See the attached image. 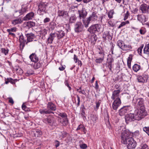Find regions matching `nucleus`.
<instances>
[{"label":"nucleus","instance_id":"obj_57","mask_svg":"<svg viewBox=\"0 0 149 149\" xmlns=\"http://www.w3.org/2000/svg\"><path fill=\"white\" fill-rule=\"evenodd\" d=\"M65 85L68 88L69 90L70 91L71 89V88L69 86L68 83V81H65Z\"/></svg>","mask_w":149,"mask_h":149},{"label":"nucleus","instance_id":"obj_11","mask_svg":"<svg viewBox=\"0 0 149 149\" xmlns=\"http://www.w3.org/2000/svg\"><path fill=\"white\" fill-rule=\"evenodd\" d=\"M84 25L81 22H77L74 25V29L75 32L78 33L83 31Z\"/></svg>","mask_w":149,"mask_h":149},{"label":"nucleus","instance_id":"obj_50","mask_svg":"<svg viewBox=\"0 0 149 149\" xmlns=\"http://www.w3.org/2000/svg\"><path fill=\"white\" fill-rule=\"evenodd\" d=\"M40 32L41 34L45 36L47 34V31L45 29H43Z\"/></svg>","mask_w":149,"mask_h":149},{"label":"nucleus","instance_id":"obj_63","mask_svg":"<svg viewBox=\"0 0 149 149\" xmlns=\"http://www.w3.org/2000/svg\"><path fill=\"white\" fill-rule=\"evenodd\" d=\"M77 91L79 93H82V94H84V95H85L86 94V93L84 90H82L81 91L79 90V89H77Z\"/></svg>","mask_w":149,"mask_h":149},{"label":"nucleus","instance_id":"obj_31","mask_svg":"<svg viewBox=\"0 0 149 149\" xmlns=\"http://www.w3.org/2000/svg\"><path fill=\"white\" fill-rule=\"evenodd\" d=\"M56 35L58 39H61L65 36V33L63 31H58V33H57Z\"/></svg>","mask_w":149,"mask_h":149},{"label":"nucleus","instance_id":"obj_6","mask_svg":"<svg viewBox=\"0 0 149 149\" xmlns=\"http://www.w3.org/2000/svg\"><path fill=\"white\" fill-rule=\"evenodd\" d=\"M97 14V13L96 12H93L89 17L86 18V21L84 22L85 23L86 28L88 27L90 22L95 21L97 20L98 18Z\"/></svg>","mask_w":149,"mask_h":149},{"label":"nucleus","instance_id":"obj_40","mask_svg":"<svg viewBox=\"0 0 149 149\" xmlns=\"http://www.w3.org/2000/svg\"><path fill=\"white\" fill-rule=\"evenodd\" d=\"M62 124V125L63 126H65L68 124V120L67 118L65 119H63V121L61 122Z\"/></svg>","mask_w":149,"mask_h":149},{"label":"nucleus","instance_id":"obj_42","mask_svg":"<svg viewBox=\"0 0 149 149\" xmlns=\"http://www.w3.org/2000/svg\"><path fill=\"white\" fill-rule=\"evenodd\" d=\"M35 25V22L32 21H30L27 23V26L30 27L34 26Z\"/></svg>","mask_w":149,"mask_h":149},{"label":"nucleus","instance_id":"obj_19","mask_svg":"<svg viewBox=\"0 0 149 149\" xmlns=\"http://www.w3.org/2000/svg\"><path fill=\"white\" fill-rule=\"evenodd\" d=\"M29 58L31 61L34 63L38 62V58L35 53H33L31 54Z\"/></svg>","mask_w":149,"mask_h":149},{"label":"nucleus","instance_id":"obj_37","mask_svg":"<svg viewBox=\"0 0 149 149\" xmlns=\"http://www.w3.org/2000/svg\"><path fill=\"white\" fill-rule=\"evenodd\" d=\"M15 81H16V80H14L12 78H9L5 80V83L6 84H8L9 82H10L12 84H14Z\"/></svg>","mask_w":149,"mask_h":149},{"label":"nucleus","instance_id":"obj_13","mask_svg":"<svg viewBox=\"0 0 149 149\" xmlns=\"http://www.w3.org/2000/svg\"><path fill=\"white\" fill-rule=\"evenodd\" d=\"M27 9L28 8L27 7H25L24 8L22 7L21 10L15 11L14 15L15 16H19L25 13L27 11Z\"/></svg>","mask_w":149,"mask_h":149},{"label":"nucleus","instance_id":"obj_24","mask_svg":"<svg viewBox=\"0 0 149 149\" xmlns=\"http://www.w3.org/2000/svg\"><path fill=\"white\" fill-rule=\"evenodd\" d=\"M58 16L62 17H65L68 15V13L67 11L65 10H59L58 12Z\"/></svg>","mask_w":149,"mask_h":149},{"label":"nucleus","instance_id":"obj_16","mask_svg":"<svg viewBox=\"0 0 149 149\" xmlns=\"http://www.w3.org/2000/svg\"><path fill=\"white\" fill-rule=\"evenodd\" d=\"M47 108L51 112L56 110V105L51 102H49L47 104Z\"/></svg>","mask_w":149,"mask_h":149},{"label":"nucleus","instance_id":"obj_33","mask_svg":"<svg viewBox=\"0 0 149 149\" xmlns=\"http://www.w3.org/2000/svg\"><path fill=\"white\" fill-rule=\"evenodd\" d=\"M99 21L102 24L105 23L106 21V19L105 18V15H102L99 17Z\"/></svg>","mask_w":149,"mask_h":149},{"label":"nucleus","instance_id":"obj_22","mask_svg":"<svg viewBox=\"0 0 149 149\" xmlns=\"http://www.w3.org/2000/svg\"><path fill=\"white\" fill-rule=\"evenodd\" d=\"M39 112L42 115L54 113L53 112H51L47 108V109H41L39 110Z\"/></svg>","mask_w":149,"mask_h":149},{"label":"nucleus","instance_id":"obj_21","mask_svg":"<svg viewBox=\"0 0 149 149\" xmlns=\"http://www.w3.org/2000/svg\"><path fill=\"white\" fill-rule=\"evenodd\" d=\"M55 33H51L47 39L48 43L52 44L54 38L56 37Z\"/></svg>","mask_w":149,"mask_h":149},{"label":"nucleus","instance_id":"obj_12","mask_svg":"<svg viewBox=\"0 0 149 149\" xmlns=\"http://www.w3.org/2000/svg\"><path fill=\"white\" fill-rule=\"evenodd\" d=\"M149 6L145 3L141 4L139 7V10L141 11L142 13H148Z\"/></svg>","mask_w":149,"mask_h":149},{"label":"nucleus","instance_id":"obj_46","mask_svg":"<svg viewBox=\"0 0 149 149\" xmlns=\"http://www.w3.org/2000/svg\"><path fill=\"white\" fill-rule=\"evenodd\" d=\"M104 58L101 57L100 58H97L95 60V62L97 63H101L103 61Z\"/></svg>","mask_w":149,"mask_h":149},{"label":"nucleus","instance_id":"obj_49","mask_svg":"<svg viewBox=\"0 0 149 149\" xmlns=\"http://www.w3.org/2000/svg\"><path fill=\"white\" fill-rule=\"evenodd\" d=\"M143 130L149 136V127H143Z\"/></svg>","mask_w":149,"mask_h":149},{"label":"nucleus","instance_id":"obj_10","mask_svg":"<svg viewBox=\"0 0 149 149\" xmlns=\"http://www.w3.org/2000/svg\"><path fill=\"white\" fill-rule=\"evenodd\" d=\"M42 121L45 123L50 125H52L55 123L54 118L51 116H48L46 118L43 119Z\"/></svg>","mask_w":149,"mask_h":149},{"label":"nucleus","instance_id":"obj_45","mask_svg":"<svg viewBox=\"0 0 149 149\" xmlns=\"http://www.w3.org/2000/svg\"><path fill=\"white\" fill-rule=\"evenodd\" d=\"M58 115L61 117L62 118H63V119L67 118V116L66 114L65 113H60L58 114Z\"/></svg>","mask_w":149,"mask_h":149},{"label":"nucleus","instance_id":"obj_35","mask_svg":"<svg viewBox=\"0 0 149 149\" xmlns=\"http://www.w3.org/2000/svg\"><path fill=\"white\" fill-rule=\"evenodd\" d=\"M131 48V47L130 45H125L124 44L123 47H122V49L124 51H127L130 50Z\"/></svg>","mask_w":149,"mask_h":149},{"label":"nucleus","instance_id":"obj_62","mask_svg":"<svg viewBox=\"0 0 149 149\" xmlns=\"http://www.w3.org/2000/svg\"><path fill=\"white\" fill-rule=\"evenodd\" d=\"M50 21V19L48 17H46L44 19L43 21V22L44 23H46L49 22Z\"/></svg>","mask_w":149,"mask_h":149},{"label":"nucleus","instance_id":"obj_30","mask_svg":"<svg viewBox=\"0 0 149 149\" xmlns=\"http://www.w3.org/2000/svg\"><path fill=\"white\" fill-rule=\"evenodd\" d=\"M77 131H78L79 130H80L81 131H83L84 134H85L86 133V130L85 128L84 127V125H80L76 129Z\"/></svg>","mask_w":149,"mask_h":149},{"label":"nucleus","instance_id":"obj_47","mask_svg":"<svg viewBox=\"0 0 149 149\" xmlns=\"http://www.w3.org/2000/svg\"><path fill=\"white\" fill-rule=\"evenodd\" d=\"M1 51L5 55H6L8 53V49H5V48H2Z\"/></svg>","mask_w":149,"mask_h":149},{"label":"nucleus","instance_id":"obj_27","mask_svg":"<svg viewBox=\"0 0 149 149\" xmlns=\"http://www.w3.org/2000/svg\"><path fill=\"white\" fill-rule=\"evenodd\" d=\"M42 64V63L39 61L38 62H34V64H33L32 65L35 69H37L41 67Z\"/></svg>","mask_w":149,"mask_h":149},{"label":"nucleus","instance_id":"obj_5","mask_svg":"<svg viewBox=\"0 0 149 149\" xmlns=\"http://www.w3.org/2000/svg\"><path fill=\"white\" fill-rule=\"evenodd\" d=\"M102 29V26L99 24H95L91 25L88 29V31L90 33H95L100 32Z\"/></svg>","mask_w":149,"mask_h":149},{"label":"nucleus","instance_id":"obj_9","mask_svg":"<svg viewBox=\"0 0 149 149\" xmlns=\"http://www.w3.org/2000/svg\"><path fill=\"white\" fill-rule=\"evenodd\" d=\"M47 3L46 2H41L38 5V11L40 13H46L47 12Z\"/></svg>","mask_w":149,"mask_h":149},{"label":"nucleus","instance_id":"obj_34","mask_svg":"<svg viewBox=\"0 0 149 149\" xmlns=\"http://www.w3.org/2000/svg\"><path fill=\"white\" fill-rule=\"evenodd\" d=\"M141 66L140 65L136 64L134 65L132 67V70L135 72H137L140 69Z\"/></svg>","mask_w":149,"mask_h":149},{"label":"nucleus","instance_id":"obj_56","mask_svg":"<svg viewBox=\"0 0 149 149\" xmlns=\"http://www.w3.org/2000/svg\"><path fill=\"white\" fill-rule=\"evenodd\" d=\"M80 147L82 149H85L87 148V146L86 144H83L80 145Z\"/></svg>","mask_w":149,"mask_h":149},{"label":"nucleus","instance_id":"obj_25","mask_svg":"<svg viewBox=\"0 0 149 149\" xmlns=\"http://www.w3.org/2000/svg\"><path fill=\"white\" fill-rule=\"evenodd\" d=\"M33 132L35 137H40L42 135V133L40 130L35 129L34 130Z\"/></svg>","mask_w":149,"mask_h":149},{"label":"nucleus","instance_id":"obj_58","mask_svg":"<svg viewBox=\"0 0 149 149\" xmlns=\"http://www.w3.org/2000/svg\"><path fill=\"white\" fill-rule=\"evenodd\" d=\"M77 98L78 102L77 104V107H79L80 105V98L78 95H77Z\"/></svg>","mask_w":149,"mask_h":149},{"label":"nucleus","instance_id":"obj_1","mask_svg":"<svg viewBox=\"0 0 149 149\" xmlns=\"http://www.w3.org/2000/svg\"><path fill=\"white\" fill-rule=\"evenodd\" d=\"M121 137L122 142L126 144L128 149H132L135 148L136 143L132 138L131 133L125 130L121 133Z\"/></svg>","mask_w":149,"mask_h":149},{"label":"nucleus","instance_id":"obj_51","mask_svg":"<svg viewBox=\"0 0 149 149\" xmlns=\"http://www.w3.org/2000/svg\"><path fill=\"white\" fill-rule=\"evenodd\" d=\"M91 120L95 123L96 122L97 117L96 116L93 115L91 117Z\"/></svg>","mask_w":149,"mask_h":149},{"label":"nucleus","instance_id":"obj_29","mask_svg":"<svg viewBox=\"0 0 149 149\" xmlns=\"http://www.w3.org/2000/svg\"><path fill=\"white\" fill-rule=\"evenodd\" d=\"M68 133L65 131H63L59 132L58 135H59V138L61 139L65 138L67 136L68 134Z\"/></svg>","mask_w":149,"mask_h":149},{"label":"nucleus","instance_id":"obj_23","mask_svg":"<svg viewBox=\"0 0 149 149\" xmlns=\"http://www.w3.org/2000/svg\"><path fill=\"white\" fill-rule=\"evenodd\" d=\"M102 37L104 39H106L107 37L109 39H112V37L110 34V31H107L104 32L103 34Z\"/></svg>","mask_w":149,"mask_h":149},{"label":"nucleus","instance_id":"obj_18","mask_svg":"<svg viewBox=\"0 0 149 149\" xmlns=\"http://www.w3.org/2000/svg\"><path fill=\"white\" fill-rule=\"evenodd\" d=\"M137 19L142 23H144L147 20L146 16L143 14L138 15H137Z\"/></svg>","mask_w":149,"mask_h":149},{"label":"nucleus","instance_id":"obj_7","mask_svg":"<svg viewBox=\"0 0 149 149\" xmlns=\"http://www.w3.org/2000/svg\"><path fill=\"white\" fill-rule=\"evenodd\" d=\"M78 13L79 14V16L78 17V18L82 20L84 25L86 27V25L84 22V21L85 22L86 21V18L87 15V12L83 8L81 10H78Z\"/></svg>","mask_w":149,"mask_h":149},{"label":"nucleus","instance_id":"obj_64","mask_svg":"<svg viewBox=\"0 0 149 149\" xmlns=\"http://www.w3.org/2000/svg\"><path fill=\"white\" fill-rule=\"evenodd\" d=\"M138 11V10L137 8H135L134 9L132 10V12L134 14H136Z\"/></svg>","mask_w":149,"mask_h":149},{"label":"nucleus","instance_id":"obj_54","mask_svg":"<svg viewBox=\"0 0 149 149\" xmlns=\"http://www.w3.org/2000/svg\"><path fill=\"white\" fill-rule=\"evenodd\" d=\"M22 108L23 110L25 111H27V108L26 105H25L24 103H23L22 106Z\"/></svg>","mask_w":149,"mask_h":149},{"label":"nucleus","instance_id":"obj_41","mask_svg":"<svg viewBox=\"0 0 149 149\" xmlns=\"http://www.w3.org/2000/svg\"><path fill=\"white\" fill-rule=\"evenodd\" d=\"M124 44L123 42L121 40H119L117 42L118 46L121 49H122V47H123Z\"/></svg>","mask_w":149,"mask_h":149},{"label":"nucleus","instance_id":"obj_61","mask_svg":"<svg viewBox=\"0 0 149 149\" xmlns=\"http://www.w3.org/2000/svg\"><path fill=\"white\" fill-rule=\"evenodd\" d=\"M132 135V136L133 135L134 136H139V131H136L134 132V133L133 134H131Z\"/></svg>","mask_w":149,"mask_h":149},{"label":"nucleus","instance_id":"obj_2","mask_svg":"<svg viewBox=\"0 0 149 149\" xmlns=\"http://www.w3.org/2000/svg\"><path fill=\"white\" fill-rule=\"evenodd\" d=\"M133 104H134L135 107L138 109L136 110L146 116L147 115V113L146 111L144 106V100L141 97H134L132 101Z\"/></svg>","mask_w":149,"mask_h":149},{"label":"nucleus","instance_id":"obj_28","mask_svg":"<svg viewBox=\"0 0 149 149\" xmlns=\"http://www.w3.org/2000/svg\"><path fill=\"white\" fill-rule=\"evenodd\" d=\"M19 40L20 42V45H22L23 47H24V46L25 43H26V40L24 39V36L22 35H20L19 36Z\"/></svg>","mask_w":149,"mask_h":149},{"label":"nucleus","instance_id":"obj_44","mask_svg":"<svg viewBox=\"0 0 149 149\" xmlns=\"http://www.w3.org/2000/svg\"><path fill=\"white\" fill-rule=\"evenodd\" d=\"M101 103V101L100 100H98V101L96 102V106L94 108L95 110H97L98 109Z\"/></svg>","mask_w":149,"mask_h":149},{"label":"nucleus","instance_id":"obj_38","mask_svg":"<svg viewBox=\"0 0 149 149\" xmlns=\"http://www.w3.org/2000/svg\"><path fill=\"white\" fill-rule=\"evenodd\" d=\"M77 19V17L75 15L71 16L69 19V22L70 23H72L75 22Z\"/></svg>","mask_w":149,"mask_h":149},{"label":"nucleus","instance_id":"obj_60","mask_svg":"<svg viewBox=\"0 0 149 149\" xmlns=\"http://www.w3.org/2000/svg\"><path fill=\"white\" fill-rule=\"evenodd\" d=\"M129 15V12L128 11H127L126 13L125 14V17L123 19L124 20H125L127 18Z\"/></svg>","mask_w":149,"mask_h":149},{"label":"nucleus","instance_id":"obj_15","mask_svg":"<svg viewBox=\"0 0 149 149\" xmlns=\"http://www.w3.org/2000/svg\"><path fill=\"white\" fill-rule=\"evenodd\" d=\"M25 35L27 38V41L26 42V44H27L28 42L32 41L33 39L35 38V36L32 33L26 34Z\"/></svg>","mask_w":149,"mask_h":149},{"label":"nucleus","instance_id":"obj_20","mask_svg":"<svg viewBox=\"0 0 149 149\" xmlns=\"http://www.w3.org/2000/svg\"><path fill=\"white\" fill-rule=\"evenodd\" d=\"M137 79L138 81L140 83H144L147 81V78L143 76H138Z\"/></svg>","mask_w":149,"mask_h":149},{"label":"nucleus","instance_id":"obj_53","mask_svg":"<svg viewBox=\"0 0 149 149\" xmlns=\"http://www.w3.org/2000/svg\"><path fill=\"white\" fill-rule=\"evenodd\" d=\"M54 143L55 146L56 148H57L60 145V142L57 140H56L54 141Z\"/></svg>","mask_w":149,"mask_h":149},{"label":"nucleus","instance_id":"obj_48","mask_svg":"<svg viewBox=\"0 0 149 149\" xmlns=\"http://www.w3.org/2000/svg\"><path fill=\"white\" fill-rule=\"evenodd\" d=\"M16 31V28L15 27L11 28L10 29H7V32H15Z\"/></svg>","mask_w":149,"mask_h":149},{"label":"nucleus","instance_id":"obj_4","mask_svg":"<svg viewBox=\"0 0 149 149\" xmlns=\"http://www.w3.org/2000/svg\"><path fill=\"white\" fill-rule=\"evenodd\" d=\"M120 91L119 89L115 90L112 92L111 98L114 100L112 104L113 109L115 110H116L118 107L121 104V101L119 97Z\"/></svg>","mask_w":149,"mask_h":149},{"label":"nucleus","instance_id":"obj_43","mask_svg":"<svg viewBox=\"0 0 149 149\" xmlns=\"http://www.w3.org/2000/svg\"><path fill=\"white\" fill-rule=\"evenodd\" d=\"M129 22L128 21H127L125 22H122L121 24L118 27V29L122 27L123 26L126 24H129Z\"/></svg>","mask_w":149,"mask_h":149},{"label":"nucleus","instance_id":"obj_52","mask_svg":"<svg viewBox=\"0 0 149 149\" xmlns=\"http://www.w3.org/2000/svg\"><path fill=\"white\" fill-rule=\"evenodd\" d=\"M140 149H148V146L145 144H143L141 146Z\"/></svg>","mask_w":149,"mask_h":149},{"label":"nucleus","instance_id":"obj_36","mask_svg":"<svg viewBox=\"0 0 149 149\" xmlns=\"http://www.w3.org/2000/svg\"><path fill=\"white\" fill-rule=\"evenodd\" d=\"M144 53L148 54H149V43L146 44L143 49Z\"/></svg>","mask_w":149,"mask_h":149},{"label":"nucleus","instance_id":"obj_55","mask_svg":"<svg viewBox=\"0 0 149 149\" xmlns=\"http://www.w3.org/2000/svg\"><path fill=\"white\" fill-rule=\"evenodd\" d=\"M132 54H130L129 56V57H128L127 60V62H131L132 60Z\"/></svg>","mask_w":149,"mask_h":149},{"label":"nucleus","instance_id":"obj_26","mask_svg":"<svg viewBox=\"0 0 149 149\" xmlns=\"http://www.w3.org/2000/svg\"><path fill=\"white\" fill-rule=\"evenodd\" d=\"M22 20L20 18H18L17 19H14L12 21V24L14 25L21 23Z\"/></svg>","mask_w":149,"mask_h":149},{"label":"nucleus","instance_id":"obj_8","mask_svg":"<svg viewBox=\"0 0 149 149\" xmlns=\"http://www.w3.org/2000/svg\"><path fill=\"white\" fill-rule=\"evenodd\" d=\"M132 108L130 105L124 106L119 110V114L120 116H123L128 112L132 111Z\"/></svg>","mask_w":149,"mask_h":149},{"label":"nucleus","instance_id":"obj_17","mask_svg":"<svg viewBox=\"0 0 149 149\" xmlns=\"http://www.w3.org/2000/svg\"><path fill=\"white\" fill-rule=\"evenodd\" d=\"M34 13L33 12H31L27 14L23 18L24 20L27 21L32 19L34 17Z\"/></svg>","mask_w":149,"mask_h":149},{"label":"nucleus","instance_id":"obj_39","mask_svg":"<svg viewBox=\"0 0 149 149\" xmlns=\"http://www.w3.org/2000/svg\"><path fill=\"white\" fill-rule=\"evenodd\" d=\"M114 12L113 10H111L109 11L108 13V16L110 18H111L113 17V15L114 14Z\"/></svg>","mask_w":149,"mask_h":149},{"label":"nucleus","instance_id":"obj_14","mask_svg":"<svg viewBox=\"0 0 149 149\" xmlns=\"http://www.w3.org/2000/svg\"><path fill=\"white\" fill-rule=\"evenodd\" d=\"M114 61V60L111 55L109 54L108 56V58H107V63L108 68L110 71L111 70L112 63Z\"/></svg>","mask_w":149,"mask_h":149},{"label":"nucleus","instance_id":"obj_59","mask_svg":"<svg viewBox=\"0 0 149 149\" xmlns=\"http://www.w3.org/2000/svg\"><path fill=\"white\" fill-rule=\"evenodd\" d=\"M143 46H141L137 50L138 53H139V54H140L141 53L142 50L143 48Z\"/></svg>","mask_w":149,"mask_h":149},{"label":"nucleus","instance_id":"obj_32","mask_svg":"<svg viewBox=\"0 0 149 149\" xmlns=\"http://www.w3.org/2000/svg\"><path fill=\"white\" fill-rule=\"evenodd\" d=\"M97 39L96 35L95 34L92 35L91 37L90 40L92 43L94 44Z\"/></svg>","mask_w":149,"mask_h":149},{"label":"nucleus","instance_id":"obj_3","mask_svg":"<svg viewBox=\"0 0 149 149\" xmlns=\"http://www.w3.org/2000/svg\"><path fill=\"white\" fill-rule=\"evenodd\" d=\"M145 116H146L142 114V113L135 110L134 113H131L125 116V121L127 123H128L129 122L133 121L135 120H139Z\"/></svg>","mask_w":149,"mask_h":149}]
</instances>
